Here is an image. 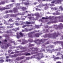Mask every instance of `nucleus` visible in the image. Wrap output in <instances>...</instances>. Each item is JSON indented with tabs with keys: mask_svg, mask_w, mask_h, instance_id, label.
<instances>
[{
	"mask_svg": "<svg viewBox=\"0 0 63 63\" xmlns=\"http://www.w3.org/2000/svg\"><path fill=\"white\" fill-rule=\"evenodd\" d=\"M9 12L10 13H13L14 12V13H15L17 12V8H14L13 9V10H9Z\"/></svg>",
	"mask_w": 63,
	"mask_h": 63,
	"instance_id": "f257e3e1",
	"label": "nucleus"
},
{
	"mask_svg": "<svg viewBox=\"0 0 63 63\" xmlns=\"http://www.w3.org/2000/svg\"><path fill=\"white\" fill-rule=\"evenodd\" d=\"M59 35H60L59 32L57 34L56 32H55L53 34V37L55 38L56 37H57Z\"/></svg>",
	"mask_w": 63,
	"mask_h": 63,
	"instance_id": "f03ea898",
	"label": "nucleus"
},
{
	"mask_svg": "<svg viewBox=\"0 0 63 63\" xmlns=\"http://www.w3.org/2000/svg\"><path fill=\"white\" fill-rule=\"evenodd\" d=\"M6 33L7 34H13V32H12L11 30H7V31L6 32Z\"/></svg>",
	"mask_w": 63,
	"mask_h": 63,
	"instance_id": "7ed1b4c3",
	"label": "nucleus"
},
{
	"mask_svg": "<svg viewBox=\"0 0 63 63\" xmlns=\"http://www.w3.org/2000/svg\"><path fill=\"white\" fill-rule=\"evenodd\" d=\"M24 53H23L22 54H21V55H19V54H15L14 55V56L15 57H16L17 56H18L19 55V56H21V55H24Z\"/></svg>",
	"mask_w": 63,
	"mask_h": 63,
	"instance_id": "20e7f679",
	"label": "nucleus"
},
{
	"mask_svg": "<svg viewBox=\"0 0 63 63\" xmlns=\"http://www.w3.org/2000/svg\"><path fill=\"white\" fill-rule=\"evenodd\" d=\"M34 36H35L36 37H39L40 36V33L39 32L35 34Z\"/></svg>",
	"mask_w": 63,
	"mask_h": 63,
	"instance_id": "39448f33",
	"label": "nucleus"
},
{
	"mask_svg": "<svg viewBox=\"0 0 63 63\" xmlns=\"http://www.w3.org/2000/svg\"><path fill=\"white\" fill-rule=\"evenodd\" d=\"M30 49H34V51L38 50V48L37 47H36L35 48L33 47L31 48H30Z\"/></svg>",
	"mask_w": 63,
	"mask_h": 63,
	"instance_id": "423d86ee",
	"label": "nucleus"
},
{
	"mask_svg": "<svg viewBox=\"0 0 63 63\" xmlns=\"http://www.w3.org/2000/svg\"><path fill=\"white\" fill-rule=\"evenodd\" d=\"M10 9V7L5 8V7H2V10H5V9L9 10V9Z\"/></svg>",
	"mask_w": 63,
	"mask_h": 63,
	"instance_id": "0eeeda50",
	"label": "nucleus"
},
{
	"mask_svg": "<svg viewBox=\"0 0 63 63\" xmlns=\"http://www.w3.org/2000/svg\"><path fill=\"white\" fill-rule=\"evenodd\" d=\"M44 6H46L44 7L45 9H48V6L47 5V4H45Z\"/></svg>",
	"mask_w": 63,
	"mask_h": 63,
	"instance_id": "6e6552de",
	"label": "nucleus"
},
{
	"mask_svg": "<svg viewBox=\"0 0 63 63\" xmlns=\"http://www.w3.org/2000/svg\"><path fill=\"white\" fill-rule=\"evenodd\" d=\"M56 22H58V21H57V19H56V20L55 21H53L52 22V23H56Z\"/></svg>",
	"mask_w": 63,
	"mask_h": 63,
	"instance_id": "1a4fd4ad",
	"label": "nucleus"
},
{
	"mask_svg": "<svg viewBox=\"0 0 63 63\" xmlns=\"http://www.w3.org/2000/svg\"><path fill=\"white\" fill-rule=\"evenodd\" d=\"M39 41V39H36L33 41V42L34 43H37L38 42V41Z\"/></svg>",
	"mask_w": 63,
	"mask_h": 63,
	"instance_id": "9d476101",
	"label": "nucleus"
},
{
	"mask_svg": "<svg viewBox=\"0 0 63 63\" xmlns=\"http://www.w3.org/2000/svg\"><path fill=\"white\" fill-rule=\"evenodd\" d=\"M7 46L5 47V48H8V47H10V44L8 43V44H7Z\"/></svg>",
	"mask_w": 63,
	"mask_h": 63,
	"instance_id": "9b49d317",
	"label": "nucleus"
},
{
	"mask_svg": "<svg viewBox=\"0 0 63 63\" xmlns=\"http://www.w3.org/2000/svg\"><path fill=\"white\" fill-rule=\"evenodd\" d=\"M5 62V61H4V60L3 59L0 60V63H3V62Z\"/></svg>",
	"mask_w": 63,
	"mask_h": 63,
	"instance_id": "f8f14e48",
	"label": "nucleus"
},
{
	"mask_svg": "<svg viewBox=\"0 0 63 63\" xmlns=\"http://www.w3.org/2000/svg\"><path fill=\"white\" fill-rule=\"evenodd\" d=\"M8 22H9V21H11V22H13V21H13V20H12V19L11 18H10L9 20L8 21Z\"/></svg>",
	"mask_w": 63,
	"mask_h": 63,
	"instance_id": "ddd939ff",
	"label": "nucleus"
},
{
	"mask_svg": "<svg viewBox=\"0 0 63 63\" xmlns=\"http://www.w3.org/2000/svg\"><path fill=\"white\" fill-rule=\"evenodd\" d=\"M26 24H30V22H28V21H26Z\"/></svg>",
	"mask_w": 63,
	"mask_h": 63,
	"instance_id": "4468645a",
	"label": "nucleus"
},
{
	"mask_svg": "<svg viewBox=\"0 0 63 63\" xmlns=\"http://www.w3.org/2000/svg\"><path fill=\"white\" fill-rule=\"evenodd\" d=\"M62 25H60V26L59 27V28L60 29H62V28L63 27V26H62Z\"/></svg>",
	"mask_w": 63,
	"mask_h": 63,
	"instance_id": "2eb2a0df",
	"label": "nucleus"
},
{
	"mask_svg": "<svg viewBox=\"0 0 63 63\" xmlns=\"http://www.w3.org/2000/svg\"><path fill=\"white\" fill-rule=\"evenodd\" d=\"M16 59L17 60V61H19V60H20V57L19 58V57H18L17 58H16Z\"/></svg>",
	"mask_w": 63,
	"mask_h": 63,
	"instance_id": "dca6fc26",
	"label": "nucleus"
},
{
	"mask_svg": "<svg viewBox=\"0 0 63 63\" xmlns=\"http://www.w3.org/2000/svg\"><path fill=\"white\" fill-rule=\"evenodd\" d=\"M11 16L12 17H15V16H16V15L15 14H12L11 15Z\"/></svg>",
	"mask_w": 63,
	"mask_h": 63,
	"instance_id": "f3484780",
	"label": "nucleus"
},
{
	"mask_svg": "<svg viewBox=\"0 0 63 63\" xmlns=\"http://www.w3.org/2000/svg\"><path fill=\"white\" fill-rule=\"evenodd\" d=\"M35 27L36 28H39V26L38 25H35Z\"/></svg>",
	"mask_w": 63,
	"mask_h": 63,
	"instance_id": "a211bd4d",
	"label": "nucleus"
},
{
	"mask_svg": "<svg viewBox=\"0 0 63 63\" xmlns=\"http://www.w3.org/2000/svg\"><path fill=\"white\" fill-rule=\"evenodd\" d=\"M27 26V25H25L22 26V28H24V27H26Z\"/></svg>",
	"mask_w": 63,
	"mask_h": 63,
	"instance_id": "6ab92c4d",
	"label": "nucleus"
},
{
	"mask_svg": "<svg viewBox=\"0 0 63 63\" xmlns=\"http://www.w3.org/2000/svg\"><path fill=\"white\" fill-rule=\"evenodd\" d=\"M16 37L17 39H19V38H20V35H16Z\"/></svg>",
	"mask_w": 63,
	"mask_h": 63,
	"instance_id": "aec40b11",
	"label": "nucleus"
},
{
	"mask_svg": "<svg viewBox=\"0 0 63 63\" xmlns=\"http://www.w3.org/2000/svg\"><path fill=\"white\" fill-rule=\"evenodd\" d=\"M29 41H30V43H32V42H33V39H31L30 40H29Z\"/></svg>",
	"mask_w": 63,
	"mask_h": 63,
	"instance_id": "412c9836",
	"label": "nucleus"
},
{
	"mask_svg": "<svg viewBox=\"0 0 63 63\" xmlns=\"http://www.w3.org/2000/svg\"><path fill=\"white\" fill-rule=\"evenodd\" d=\"M25 5H29V3L28 2H26L25 3Z\"/></svg>",
	"mask_w": 63,
	"mask_h": 63,
	"instance_id": "4be33fe9",
	"label": "nucleus"
},
{
	"mask_svg": "<svg viewBox=\"0 0 63 63\" xmlns=\"http://www.w3.org/2000/svg\"><path fill=\"white\" fill-rule=\"evenodd\" d=\"M30 55V54L29 53H27L26 54V56H28V55Z\"/></svg>",
	"mask_w": 63,
	"mask_h": 63,
	"instance_id": "5701e85b",
	"label": "nucleus"
},
{
	"mask_svg": "<svg viewBox=\"0 0 63 63\" xmlns=\"http://www.w3.org/2000/svg\"><path fill=\"white\" fill-rule=\"evenodd\" d=\"M20 60L21 59H23L24 58V57H20Z\"/></svg>",
	"mask_w": 63,
	"mask_h": 63,
	"instance_id": "b1692460",
	"label": "nucleus"
},
{
	"mask_svg": "<svg viewBox=\"0 0 63 63\" xmlns=\"http://www.w3.org/2000/svg\"><path fill=\"white\" fill-rule=\"evenodd\" d=\"M19 34L21 36H23V34H22V33L21 32H20L19 33Z\"/></svg>",
	"mask_w": 63,
	"mask_h": 63,
	"instance_id": "393cba45",
	"label": "nucleus"
},
{
	"mask_svg": "<svg viewBox=\"0 0 63 63\" xmlns=\"http://www.w3.org/2000/svg\"><path fill=\"white\" fill-rule=\"evenodd\" d=\"M34 45L33 44H30V47H32V46H34Z\"/></svg>",
	"mask_w": 63,
	"mask_h": 63,
	"instance_id": "a878e982",
	"label": "nucleus"
},
{
	"mask_svg": "<svg viewBox=\"0 0 63 63\" xmlns=\"http://www.w3.org/2000/svg\"><path fill=\"white\" fill-rule=\"evenodd\" d=\"M15 24L17 26H18L19 25V24L18 23H16Z\"/></svg>",
	"mask_w": 63,
	"mask_h": 63,
	"instance_id": "bb28decb",
	"label": "nucleus"
},
{
	"mask_svg": "<svg viewBox=\"0 0 63 63\" xmlns=\"http://www.w3.org/2000/svg\"><path fill=\"white\" fill-rule=\"evenodd\" d=\"M35 10L36 11H40L41 10H40L39 9H38V8H36Z\"/></svg>",
	"mask_w": 63,
	"mask_h": 63,
	"instance_id": "cd10ccee",
	"label": "nucleus"
},
{
	"mask_svg": "<svg viewBox=\"0 0 63 63\" xmlns=\"http://www.w3.org/2000/svg\"><path fill=\"white\" fill-rule=\"evenodd\" d=\"M35 23V22H34L32 21L31 22H30V24H34Z\"/></svg>",
	"mask_w": 63,
	"mask_h": 63,
	"instance_id": "c85d7f7f",
	"label": "nucleus"
},
{
	"mask_svg": "<svg viewBox=\"0 0 63 63\" xmlns=\"http://www.w3.org/2000/svg\"><path fill=\"white\" fill-rule=\"evenodd\" d=\"M8 42V41L6 40V39H5L3 41V42Z\"/></svg>",
	"mask_w": 63,
	"mask_h": 63,
	"instance_id": "c756f323",
	"label": "nucleus"
},
{
	"mask_svg": "<svg viewBox=\"0 0 63 63\" xmlns=\"http://www.w3.org/2000/svg\"><path fill=\"white\" fill-rule=\"evenodd\" d=\"M60 54V52H58L57 53V55H60V54Z\"/></svg>",
	"mask_w": 63,
	"mask_h": 63,
	"instance_id": "7c9ffc66",
	"label": "nucleus"
},
{
	"mask_svg": "<svg viewBox=\"0 0 63 63\" xmlns=\"http://www.w3.org/2000/svg\"><path fill=\"white\" fill-rule=\"evenodd\" d=\"M48 44H49V41H47V42L45 43V45H48Z\"/></svg>",
	"mask_w": 63,
	"mask_h": 63,
	"instance_id": "2f4dec72",
	"label": "nucleus"
},
{
	"mask_svg": "<svg viewBox=\"0 0 63 63\" xmlns=\"http://www.w3.org/2000/svg\"><path fill=\"white\" fill-rule=\"evenodd\" d=\"M42 19H48V18H45V17H42Z\"/></svg>",
	"mask_w": 63,
	"mask_h": 63,
	"instance_id": "473e14b6",
	"label": "nucleus"
},
{
	"mask_svg": "<svg viewBox=\"0 0 63 63\" xmlns=\"http://www.w3.org/2000/svg\"><path fill=\"white\" fill-rule=\"evenodd\" d=\"M16 30H19V28L18 27L17 28H16Z\"/></svg>",
	"mask_w": 63,
	"mask_h": 63,
	"instance_id": "72a5a7b5",
	"label": "nucleus"
},
{
	"mask_svg": "<svg viewBox=\"0 0 63 63\" xmlns=\"http://www.w3.org/2000/svg\"><path fill=\"white\" fill-rule=\"evenodd\" d=\"M53 58H54L55 59H56V57H55V56H54V55H53Z\"/></svg>",
	"mask_w": 63,
	"mask_h": 63,
	"instance_id": "f704fd0d",
	"label": "nucleus"
},
{
	"mask_svg": "<svg viewBox=\"0 0 63 63\" xmlns=\"http://www.w3.org/2000/svg\"><path fill=\"white\" fill-rule=\"evenodd\" d=\"M28 18L29 19H32V17H28Z\"/></svg>",
	"mask_w": 63,
	"mask_h": 63,
	"instance_id": "c9c22d12",
	"label": "nucleus"
},
{
	"mask_svg": "<svg viewBox=\"0 0 63 63\" xmlns=\"http://www.w3.org/2000/svg\"><path fill=\"white\" fill-rule=\"evenodd\" d=\"M56 14L57 15H59V13L58 12V11H57L56 12Z\"/></svg>",
	"mask_w": 63,
	"mask_h": 63,
	"instance_id": "e433bc0d",
	"label": "nucleus"
},
{
	"mask_svg": "<svg viewBox=\"0 0 63 63\" xmlns=\"http://www.w3.org/2000/svg\"><path fill=\"white\" fill-rule=\"evenodd\" d=\"M31 16V14H28L27 15L28 16Z\"/></svg>",
	"mask_w": 63,
	"mask_h": 63,
	"instance_id": "4c0bfd02",
	"label": "nucleus"
},
{
	"mask_svg": "<svg viewBox=\"0 0 63 63\" xmlns=\"http://www.w3.org/2000/svg\"><path fill=\"white\" fill-rule=\"evenodd\" d=\"M36 58H37V59H41V58L39 57H36Z\"/></svg>",
	"mask_w": 63,
	"mask_h": 63,
	"instance_id": "58836bf2",
	"label": "nucleus"
},
{
	"mask_svg": "<svg viewBox=\"0 0 63 63\" xmlns=\"http://www.w3.org/2000/svg\"><path fill=\"white\" fill-rule=\"evenodd\" d=\"M60 22H63V19H61V20H60Z\"/></svg>",
	"mask_w": 63,
	"mask_h": 63,
	"instance_id": "ea45409f",
	"label": "nucleus"
},
{
	"mask_svg": "<svg viewBox=\"0 0 63 63\" xmlns=\"http://www.w3.org/2000/svg\"><path fill=\"white\" fill-rule=\"evenodd\" d=\"M59 57H56V59H59Z\"/></svg>",
	"mask_w": 63,
	"mask_h": 63,
	"instance_id": "a19ab883",
	"label": "nucleus"
},
{
	"mask_svg": "<svg viewBox=\"0 0 63 63\" xmlns=\"http://www.w3.org/2000/svg\"><path fill=\"white\" fill-rule=\"evenodd\" d=\"M62 6H60L59 7V9H61V10L62 9Z\"/></svg>",
	"mask_w": 63,
	"mask_h": 63,
	"instance_id": "79ce46f5",
	"label": "nucleus"
},
{
	"mask_svg": "<svg viewBox=\"0 0 63 63\" xmlns=\"http://www.w3.org/2000/svg\"><path fill=\"white\" fill-rule=\"evenodd\" d=\"M22 9L23 11H24L25 10V7H23L22 8Z\"/></svg>",
	"mask_w": 63,
	"mask_h": 63,
	"instance_id": "37998d69",
	"label": "nucleus"
},
{
	"mask_svg": "<svg viewBox=\"0 0 63 63\" xmlns=\"http://www.w3.org/2000/svg\"><path fill=\"white\" fill-rule=\"evenodd\" d=\"M0 44H2V45H3V42H1V41H0Z\"/></svg>",
	"mask_w": 63,
	"mask_h": 63,
	"instance_id": "c03bdc74",
	"label": "nucleus"
},
{
	"mask_svg": "<svg viewBox=\"0 0 63 63\" xmlns=\"http://www.w3.org/2000/svg\"><path fill=\"white\" fill-rule=\"evenodd\" d=\"M30 37H31V38H33V36H32V35H30Z\"/></svg>",
	"mask_w": 63,
	"mask_h": 63,
	"instance_id": "a18cd8bd",
	"label": "nucleus"
},
{
	"mask_svg": "<svg viewBox=\"0 0 63 63\" xmlns=\"http://www.w3.org/2000/svg\"><path fill=\"white\" fill-rule=\"evenodd\" d=\"M6 60L7 62H8L9 61V59L8 58H6Z\"/></svg>",
	"mask_w": 63,
	"mask_h": 63,
	"instance_id": "49530a36",
	"label": "nucleus"
},
{
	"mask_svg": "<svg viewBox=\"0 0 63 63\" xmlns=\"http://www.w3.org/2000/svg\"><path fill=\"white\" fill-rule=\"evenodd\" d=\"M50 47L51 48H53V45H51Z\"/></svg>",
	"mask_w": 63,
	"mask_h": 63,
	"instance_id": "de8ad7c7",
	"label": "nucleus"
},
{
	"mask_svg": "<svg viewBox=\"0 0 63 63\" xmlns=\"http://www.w3.org/2000/svg\"><path fill=\"white\" fill-rule=\"evenodd\" d=\"M3 28H3V26L0 27V29H3Z\"/></svg>",
	"mask_w": 63,
	"mask_h": 63,
	"instance_id": "09e8293b",
	"label": "nucleus"
},
{
	"mask_svg": "<svg viewBox=\"0 0 63 63\" xmlns=\"http://www.w3.org/2000/svg\"><path fill=\"white\" fill-rule=\"evenodd\" d=\"M50 6L52 7V6H53V4H50Z\"/></svg>",
	"mask_w": 63,
	"mask_h": 63,
	"instance_id": "8fccbe9b",
	"label": "nucleus"
},
{
	"mask_svg": "<svg viewBox=\"0 0 63 63\" xmlns=\"http://www.w3.org/2000/svg\"><path fill=\"white\" fill-rule=\"evenodd\" d=\"M11 51H12V50H8V53H10V52H11Z\"/></svg>",
	"mask_w": 63,
	"mask_h": 63,
	"instance_id": "3c124183",
	"label": "nucleus"
},
{
	"mask_svg": "<svg viewBox=\"0 0 63 63\" xmlns=\"http://www.w3.org/2000/svg\"><path fill=\"white\" fill-rule=\"evenodd\" d=\"M20 19V18H17V20H19Z\"/></svg>",
	"mask_w": 63,
	"mask_h": 63,
	"instance_id": "603ef678",
	"label": "nucleus"
},
{
	"mask_svg": "<svg viewBox=\"0 0 63 63\" xmlns=\"http://www.w3.org/2000/svg\"><path fill=\"white\" fill-rule=\"evenodd\" d=\"M16 30H15V29H12V31H15Z\"/></svg>",
	"mask_w": 63,
	"mask_h": 63,
	"instance_id": "864d4df0",
	"label": "nucleus"
},
{
	"mask_svg": "<svg viewBox=\"0 0 63 63\" xmlns=\"http://www.w3.org/2000/svg\"><path fill=\"white\" fill-rule=\"evenodd\" d=\"M0 11H3L2 7L1 8H0Z\"/></svg>",
	"mask_w": 63,
	"mask_h": 63,
	"instance_id": "5fc2aeb1",
	"label": "nucleus"
},
{
	"mask_svg": "<svg viewBox=\"0 0 63 63\" xmlns=\"http://www.w3.org/2000/svg\"><path fill=\"white\" fill-rule=\"evenodd\" d=\"M39 41V42H43V40L42 39H41V40H40Z\"/></svg>",
	"mask_w": 63,
	"mask_h": 63,
	"instance_id": "6e6d98bb",
	"label": "nucleus"
},
{
	"mask_svg": "<svg viewBox=\"0 0 63 63\" xmlns=\"http://www.w3.org/2000/svg\"><path fill=\"white\" fill-rule=\"evenodd\" d=\"M46 32H48V30L47 29L46 30Z\"/></svg>",
	"mask_w": 63,
	"mask_h": 63,
	"instance_id": "4d7b16f0",
	"label": "nucleus"
},
{
	"mask_svg": "<svg viewBox=\"0 0 63 63\" xmlns=\"http://www.w3.org/2000/svg\"><path fill=\"white\" fill-rule=\"evenodd\" d=\"M22 20H25V18H22L21 19Z\"/></svg>",
	"mask_w": 63,
	"mask_h": 63,
	"instance_id": "13d9d810",
	"label": "nucleus"
},
{
	"mask_svg": "<svg viewBox=\"0 0 63 63\" xmlns=\"http://www.w3.org/2000/svg\"><path fill=\"white\" fill-rule=\"evenodd\" d=\"M25 44V43H24V42H22V45H23V44Z\"/></svg>",
	"mask_w": 63,
	"mask_h": 63,
	"instance_id": "bf43d9fd",
	"label": "nucleus"
},
{
	"mask_svg": "<svg viewBox=\"0 0 63 63\" xmlns=\"http://www.w3.org/2000/svg\"><path fill=\"white\" fill-rule=\"evenodd\" d=\"M14 53L13 52H12L11 53V54H13Z\"/></svg>",
	"mask_w": 63,
	"mask_h": 63,
	"instance_id": "052dcab7",
	"label": "nucleus"
},
{
	"mask_svg": "<svg viewBox=\"0 0 63 63\" xmlns=\"http://www.w3.org/2000/svg\"><path fill=\"white\" fill-rule=\"evenodd\" d=\"M24 48L23 47H21V48L20 49H23Z\"/></svg>",
	"mask_w": 63,
	"mask_h": 63,
	"instance_id": "680f3d73",
	"label": "nucleus"
},
{
	"mask_svg": "<svg viewBox=\"0 0 63 63\" xmlns=\"http://www.w3.org/2000/svg\"><path fill=\"white\" fill-rule=\"evenodd\" d=\"M47 39H44V41H47Z\"/></svg>",
	"mask_w": 63,
	"mask_h": 63,
	"instance_id": "e2e57ef3",
	"label": "nucleus"
},
{
	"mask_svg": "<svg viewBox=\"0 0 63 63\" xmlns=\"http://www.w3.org/2000/svg\"><path fill=\"white\" fill-rule=\"evenodd\" d=\"M6 13H9V12H8V11H6Z\"/></svg>",
	"mask_w": 63,
	"mask_h": 63,
	"instance_id": "0e129e2a",
	"label": "nucleus"
},
{
	"mask_svg": "<svg viewBox=\"0 0 63 63\" xmlns=\"http://www.w3.org/2000/svg\"><path fill=\"white\" fill-rule=\"evenodd\" d=\"M6 58H8L9 57L8 56H7L6 57Z\"/></svg>",
	"mask_w": 63,
	"mask_h": 63,
	"instance_id": "69168bd1",
	"label": "nucleus"
},
{
	"mask_svg": "<svg viewBox=\"0 0 63 63\" xmlns=\"http://www.w3.org/2000/svg\"><path fill=\"white\" fill-rule=\"evenodd\" d=\"M56 63H61V62H57Z\"/></svg>",
	"mask_w": 63,
	"mask_h": 63,
	"instance_id": "338daca9",
	"label": "nucleus"
},
{
	"mask_svg": "<svg viewBox=\"0 0 63 63\" xmlns=\"http://www.w3.org/2000/svg\"><path fill=\"white\" fill-rule=\"evenodd\" d=\"M37 55H38V56L39 55H40V53H38L37 54Z\"/></svg>",
	"mask_w": 63,
	"mask_h": 63,
	"instance_id": "774afa93",
	"label": "nucleus"
}]
</instances>
